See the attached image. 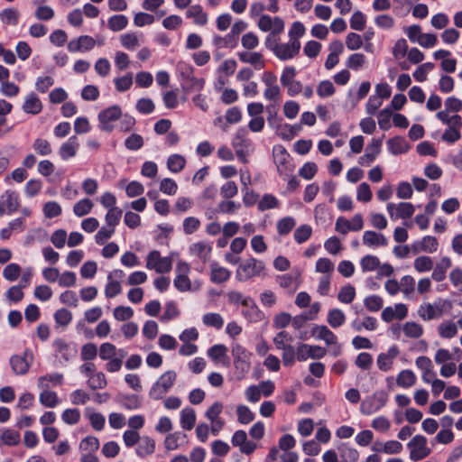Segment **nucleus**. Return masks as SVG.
<instances>
[{
	"instance_id": "36",
	"label": "nucleus",
	"mask_w": 462,
	"mask_h": 462,
	"mask_svg": "<svg viewBox=\"0 0 462 462\" xmlns=\"http://www.w3.org/2000/svg\"><path fill=\"white\" fill-rule=\"evenodd\" d=\"M327 321L331 328H337L345 324L346 315L339 309H332L328 313Z\"/></svg>"
},
{
	"instance_id": "14",
	"label": "nucleus",
	"mask_w": 462,
	"mask_h": 462,
	"mask_svg": "<svg viewBox=\"0 0 462 462\" xmlns=\"http://www.w3.org/2000/svg\"><path fill=\"white\" fill-rule=\"evenodd\" d=\"M19 207V197L15 191L6 190L0 197V217L5 213L12 214Z\"/></svg>"
},
{
	"instance_id": "32",
	"label": "nucleus",
	"mask_w": 462,
	"mask_h": 462,
	"mask_svg": "<svg viewBox=\"0 0 462 462\" xmlns=\"http://www.w3.org/2000/svg\"><path fill=\"white\" fill-rule=\"evenodd\" d=\"M196 423V412L194 409L186 407L180 411L181 428L187 430L193 429Z\"/></svg>"
},
{
	"instance_id": "33",
	"label": "nucleus",
	"mask_w": 462,
	"mask_h": 462,
	"mask_svg": "<svg viewBox=\"0 0 462 462\" xmlns=\"http://www.w3.org/2000/svg\"><path fill=\"white\" fill-rule=\"evenodd\" d=\"M67 233L64 230L60 229V248L66 243L68 246L74 247L83 242V235L79 232H71L66 241Z\"/></svg>"
},
{
	"instance_id": "38",
	"label": "nucleus",
	"mask_w": 462,
	"mask_h": 462,
	"mask_svg": "<svg viewBox=\"0 0 462 462\" xmlns=\"http://www.w3.org/2000/svg\"><path fill=\"white\" fill-rule=\"evenodd\" d=\"M86 416L88 417L90 425L95 430L100 431L104 429L106 418L102 413L96 412L88 408L86 411Z\"/></svg>"
},
{
	"instance_id": "8",
	"label": "nucleus",
	"mask_w": 462,
	"mask_h": 462,
	"mask_svg": "<svg viewBox=\"0 0 462 462\" xmlns=\"http://www.w3.org/2000/svg\"><path fill=\"white\" fill-rule=\"evenodd\" d=\"M296 74L297 70L294 67H285L280 79L282 85L287 88L290 97H294L302 91L301 82L295 79Z\"/></svg>"
},
{
	"instance_id": "41",
	"label": "nucleus",
	"mask_w": 462,
	"mask_h": 462,
	"mask_svg": "<svg viewBox=\"0 0 462 462\" xmlns=\"http://www.w3.org/2000/svg\"><path fill=\"white\" fill-rule=\"evenodd\" d=\"M439 335L443 338H452L457 333V327L453 321H445L438 327Z\"/></svg>"
},
{
	"instance_id": "26",
	"label": "nucleus",
	"mask_w": 462,
	"mask_h": 462,
	"mask_svg": "<svg viewBox=\"0 0 462 462\" xmlns=\"http://www.w3.org/2000/svg\"><path fill=\"white\" fill-rule=\"evenodd\" d=\"M231 273L225 267L219 266L217 263L210 265V280L214 283H222L230 278Z\"/></svg>"
},
{
	"instance_id": "64",
	"label": "nucleus",
	"mask_w": 462,
	"mask_h": 462,
	"mask_svg": "<svg viewBox=\"0 0 462 462\" xmlns=\"http://www.w3.org/2000/svg\"><path fill=\"white\" fill-rule=\"evenodd\" d=\"M336 89L334 85L329 80H322L317 88V94L321 98L328 97L334 95Z\"/></svg>"
},
{
	"instance_id": "29",
	"label": "nucleus",
	"mask_w": 462,
	"mask_h": 462,
	"mask_svg": "<svg viewBox=\"0 0 462 462\" xmlns=\"http://www.w3.org/2000/svg\"><path fill=\"white\" fill-rule=\"evenodd\" d=\"M413 246L416 251L420 250L432 254L438 250L439 243L436 237L426 236L421 239V241L418 242V244Z\"/></svg>"
},
{
	"instance_id": "43",
	"label": "nucleus",
	"mask_w": 462,
	"mask_h": 462,
	"mask_svg": "<svg viewBox=\"0 0 462 462\" xmlns=\"http://www.w3.org/2000/svg\"><path fill=\"white\" fill-rule=\"evenodd\" d=\"M363 273L373 272L380 266V260L377 256L367 254L360 260Z\"/></svg>"
},
{
	"instance_id": "60",
	"label": "nucleus",
	"mask_w": 462,
	"mask_h": 462,
	"mask_svg": "<svg viewBox=\"0 0 462 462\" xmlns=\"http://www.w3.org/2000/svg\"><path fill=\"white\" fill-rule=\"evenodd\" d=\"M365 56L363 53L357 52L351 54L346 60V65L353 70H358L365 63Z\"/></svg>"
},
{
	"instance_id": "51",
	"label": "nucleus",
	"mask_w": 462,
	"mask_h": 462,
	"mask_svg": "<svg viewBox=\"0 0 462 462\" xmlns=\"http://www.w3.org/2000/svg\"><path fill=\"white\" fill-rule=\"evenodd\" d=\"M114 83L118 92L127 91L133 85V74L129 72L122 77L116 78Z\"/></svg>"
},
{
	"instance_id": "17",
	"label": "nucleus",
	"mask_w": 462,
	"mask_h": 462,
	"mask_svg": "<svg viewBox=\"0 0 462 462\" xmlns=\"http://www.w3.org/2000/svg\"><path fill=\"white\" fill-rule=\"evenodd\" d=\"M300 42H291L280 43L274 52L275 57L281 60H289L297 56L300 50Z\"/></svg>"
},
{
	"instance_id": "61",
	"label": "nucleus",
	"mask_w": 462,
	"mask_h": 462,
	"mask_svg": "<svg viewBox=\"0 0 462 462\" xmlns=\"http://www.w3.org/2000/svg\"><path fill=\"white\" fill-rule=\"evenodd\" d=\"M79 448L80 449L92 454L99 448V440L97 437L88 436L81 440Z\"/></svg>"
},
{
	"instance_id": "42",
	"label": "nucleus",
	"mask_w": 462,
	"mask_h": 462,
	"mask_svg": "<svg viewBox=\"0 0 462 462\" xmlns=\"http://www.w3.org/2000/svg\"><path fill=\"white\" fill-rule=\"evenodd\" d=\"M186 164L185 158L180 154H172L167 160V167L170 171L180 172Z\"/></svg>"
},
{
	"instance_id": "34",
	"label": "nucleus",
	"mask_w": 462,
	"mask_h": 462,
	"mask_svg": "<svg viewBox=\"0 0 462 462\" xmlns=\"http://www.w3.org/2000/svg\"><path fill=\"white\" fill-rule=\"evenodd\" d=\"M186 16L194 18V23L198 25H205L208 23V15L199 5H191L186 12Z\"/></svg>"
},
{
	"instance_id": "4",
	"label": "nucleus",
	"mask_w": 462,
	"mask_h": 462,
	"mask_svg": "<svg viewBox=\"0 0 462 462\" xmlns=\"http://www.w3.org/2000/svg\"><path fill=\"white\" fill-rule=\"evenodd\" d=\"M273 161L277 167L280 176L286 180L293 171V166L291 162V155L282 145H276L273 149Z\"/></svg>"
},
{
	"instance_id": "13",
	"label": "nucleus",
	"mask_w": 462,
	"mask_h": 462,
	"mask_svg": "<svg viewBox=\"0 0 462 462\" xmlns=\"http://www.w3.org/2000/svg\"><path fill=\"white\" fill-rule=\"evenodd\" d=\"M97 42L89 35H81L78 38L72 39L68 43V51L69 52H86L91 51Z\"/></svg>"
},
{
	"instance_id": "55",
	"label": "nucleus",
	"mask_w": 462,
	"mask_h": 462,
	"mask_svg": "<svg viewBox=\"0 0 462 462\" xmlns=\"http://www.w3.org/2000/svg\"><path fill=\"white\" fill-rule=\"evenodd\" d=\"M213 43L217 48H223V47L234 48L237 44V38L234 37L230 32L227 33L225 37L216 35L213 38Z\"/></svg>"
},
{
	"instance_id": "46",
	"label": "nucleus",
	"mask_w": 462,
	"mask_h": 462,
	"mask_svg": "<svg viewBox=\"0 0 462 462\" xmlns=\"http://www.w3.org/2000/svg\"><path fill=\"white\" fill-rule=\"evenodd\" d=\"M1 440L7 446H15L20 442V434L13 429H5L1 433Z\"/></svg>"
},
{
	"instance_id": "59",
	"label": "nucleus",
	"mask_w": 462,
	"mask_h": 462,
	"mask_svg": "<svg viewBox=\"0 0 462 462\" xmlns=\"http://www.w3.org/2000/svg\"><path fill=\"white\" fill-rule=\"evenodd\" d=\"M414 206L410 202H401L396 204V216L395 218H409L414 213Z\"/></svg>"
},
{
	"instance_id": "44",
	"label": "nucleus",
	"mask_w": 462,
	"mask_h": 462,
	"mask_svg": "<svg viewBox=\"0 0 462 462\" xmlns=\"http://www.w3.org/2000/svg\"><path fill=\"white\" fill-rule=\"evenodd\" d=\"M128 24V19L123 14L113 15L108 19V27L113 32H119Z\"/></svg>"
},
{
	"instance_id": "28",
	"label": "nucleus",
	"mask_w": 462,
	"mask_h": 462,
	"mask_svg": "<svg viewBox=\"0 0 462 462\" xmlns=\"http://www.w3.org/2000/svg\"><path fill=\"white\" fill-rule=\"evenodd\" d=\"M363 243L367 246H385L388 241L383 234L374 231H365L363 235Z\"/></svg>"
},
{
	"instance_id": "10",
	"label": "nucleus",
	"mask_w": 462,
	"mask_h": 462,
	"mask_svg": "<svg viewBox=\"0 0 462 462\" xmlns=\"http://www.w3.org/2000/svg\"><path fill=\"white\" fill-rule=\"evenodd\" d=\"M33 354L25 349L22 355H14L10 357V365L15 374H25L33 362Z\"/></svg>"
},
{
	"instance_id": "21",
	"label": "nucleus",
	"mask_w": 462,
	"mask_h": 462,
	"mask_svg": "<svg viewBox=\"0 0 462 462\" xmlns=\"http://www.w3.org/2000/svg\"><path fill=\"white\" fill-rule=\"evenodd\" d=\"M211 251V245L208 242L204 241L193 243L189 246L190 254L196 257H199L203 263H206L209 260Z\"/></svg>"
},
{
	"instance_id": "52",
	"label": "nucleus",
	"mask_w": 462,
	"mask_h": 462,
	"mask_svg": "<svg viewBox=\"0 0 462 462\" xmlns=\"http://www.w3.org/2000/svg\"><path fill=\"white\" fill-rule=\"evenodd\" d=\"M356 297V290L355 287L347 284L343 286L337 295V299L340 302L345 304L351 303Z\"/></svg>"
},
{
	"instance_id": "1",
	"label": "nucleus",
	"mask_w": 462,
	"mask_h": 462,
	"mask_svg": "<svg viewBox=\"0 0 462 462\" xmlns=\"http://www.w3.org/2000/svg\"><path fill=\"white\" fill-rule=\"evenodd\" d=\"M437 118L448 128L443 133L441 139L448 143H454L461 138L460 128L462 126V118L459 115H453L452 117H447L446 114L437 113Z\"/></svg>"
},
{
	"instance_id": "27",
	"label": "nucleus",
	"mask_w": 462,
	"mask_h": 462,
	"mask_svg": "<svg viewBox=\"0 0 462 462\" xmlns=\"http://www.w3.org/2000/svg\"><path fill=\"white\" fill-rule=\"evenodd\" d=\"M242 314L249 322L256 323L263 319V313L258 309L252 299L247 306H244Z\"/></svg>"
},
{
	"instance_id": "56",
	"label": "nucleus",
	"mask_w": 462,
	"mask_h": 462,
	"mask_svg": "<svg viewBox=\"0 0 462 462\" xmlns=\"http://www.w3.org/2000/svg\"><path fill=\"white\" fill-rule=\"evenodd\" d=\"M88 383L91 389L97 390L105 388L107 384V382L105 374L102 372H97L89 376Z\"/></svg>"
},
{
	"instance_id": "39",
	"label": "nucleus",
	"mask_w": 462,
	"mask_h": 462,
	"mask_svg": "<svg viewBox=\"0 0 462 462\" xmlns=\"http://www.w3.org/2000/svg\"><path fill=\"white\" fill-rule=\"evenodd\" d=\"M445 108L438 113L446 114L447 117H452L450 113H457L462 109V101L455 97H449L445 100Z\"/></svg>"
},
{
	"instance_id": "18",
	"label": "nucleus",
	"mask_w": 462,
	"mask_h": 462,
	"mask_svg": "<svg viewBox=\"0 0 462 462\" xmlns=\"http://www.w3.org/2000/svg\"><path fill=\"white\" fill-rule=\"evenodd\" d=\"M79 149V142L77 136H70L60 146V156L62 160H69L75 157Z\"/></svg>"
},
{
	"instance_id": "45",
	"label": "nucleus",
	"mask_w": 462,
	"mask_h": 462,
	"mask_svg": "<svg viewBox=\"0 0 462 462\" xmlns=\"http://www.w3.org/2000/svg\"><path fill=\"white\" fill-rule=\"evenodd\" d=\"M93 206L89 199H82L74 205L73 212L77 217H83L92 210Z\"/></svg>"
},
{
	"instance_id": "48",
	"label": "nucleus",
	"mask_w": 462,
	"mask_h": 462,
	"mask_svg": "<svg viewBox=\"0 0 462 462\" xmlns=\"http://www.w3.org/2000/svg\"><path fill=\"white\" fill-rule=\"evenodd\" d=\"M19 12L14 8H7L0 13V20L7 25H16L18 23Z\"/></svg>"
},
{
	"instance_id": "2",
	"label": "nucleus",
	"mask_w": 462,
	"mask_h": 462,
	"mask_svg": "<svg viewBox=\"0 0 462 462\" xmlns=\"http://www.w3.org/2000/svg\"><path fill=\"white\" fill-rule=\"evenodd\" d=\"M389 395L384 391H376L372 395L364 399L360 405V411L364 415H371L383 409L387 402Z\"/></svg>"
},
{
	"instance_id": "47",
	"label": "nucleus",
	"mask_w": 462,
	"mask_h": 462,
	"mask_svg": "<svg viewBox=\"0 0 462 462\" xmlns=\"http://www.w3.org/2000/svg\"><path fill=\"white\" fill-rule=\"evenodd\" d=\"M414 269L418 273H426L433 268V260L430 256L422 255L414 260Z\"/></svg>"
},
{
	"instance_id": "40",
	"label": "nucleus",
	"mask_w": 462,
	"mask_h": 462,
	"mask_svg": "<svg viewBox=\"0 0 462 462\" xmlns=\"http://www.w3.org/2000/svg\"><path fill=\"white\" fill-rule=\"evenodd\" d=\"M227 347L222 344H217L208 349V356L215 363L222 362L226 356Z\"/></svg>"
},
{
	"instance_id": "62",
	"label": "nucleus",
	"mask_w": 462,
	"mask_h": 462,
	"mask_svg": "<svg viewBox=\"0 0 462 462\" xmlns=\"http://www.w3.org/2000/svg\"><path fill=\"white\" fill-rule=\"evenodd\" d=\"M296 222L293 217H286L280 219L277 223V231L281 236L289 234L295 226Z\"/></svg>"
},
{
	"instance_id": "35",
	"label": "nucleus",
	"mask_w": 462,
	"mask_h": 462,
	"mask_svg": "<svg viewBox=\"0 0 462 462\" xmlns=\"http://www.w3.org/2000/svg\"><path fill=\"white\" fill-rule=\"evenodd\" d=\"M247 135L248 131L245 127L237 129L232 142L234 148H250L252 142L247 138Z\"/></svg>"
},
{
	"instance_id": "53",
	"label": "nucleus",
	"mask_w": 462,
	"mask_h": 462,
	"mask_svg": "<svg viewBox=\"0 0 462 462\" xmlns=\"http://www.w3.org/2000/svg\"><path fill=\"white\" fill-rule=\"evenodd\" d=\"M203 323L208 327H213L219 329L224 325V319L218 313L209 312L203 316Z\"/></svg>"
},
{
	"instance_id": "30",
	"label": "nucleus",
	"mask_w": 462,
	"mask_h": 462,
	"mask_svg": "<svg viewBox=\"0 0 462 462\" xmlns=\"http://www.w3.org/2000/svg\"><path fill=\"white\" fill-rule=\"evenodd\" d=\"M388 150L392 154L397 155L408 151L409 145L403 137H394L387 142Z\"/></svg>"
},
{
	"instance_id": "50",
	"label": "nucleus",
	"mask_w": 462,
	"mask_h": 462,
	"mask_svg": "<svg viewBox=\"0 0 462 462\" xmlns=\"http://www.w3.org/2000/svg\"><path fill=\"white\" fill-rule=\"evenodd\" d=\"M177 374L174 371L169 370L162 374L160 378L156 381L157 383L164 390L169 391L174 382L176 381Z\"/></svg>"
},
{
	"instance_id": "31",
	"label": "nucleus",
	"mask_w": 462,
	"mask_h": 462,
	"mask_svg": "<svg viewBox=\"0 0 462 462\" xmlns=\"http://www.w3.org/2000/svg\"><path fill=\"white\" fill-rule=\"evenodd\" d=\"M186 434L180 431L169 434L164 440L165 448L174 450L178 448L179 446L186 443Z\"/></svg>"
},
{
	"instance_id": "24",
	"label": "nucleus",
	"mask_w": 462,
	"mask_h": 462,
	"mask_svg": "<svg viewBox=\"0 0 462 462\" xmlns=\"http://www.w3.org/2000/svg\"><path fill=\"white\" fill-rule=\"evenodd\" d=\"M138 446L136 448V454L140 457H145L147 456L152 455L155 450V442L154 440L148 437L143 436L141 437Z\"/></svg>"
},
{
	"instance_id": "7",
	"label": "nucleus",
	"mask_w": 462,
	"mask_h": 462,
	"mask_svg": "<svg viewBox=\"0 0 462 462\" xmlns=\"http://www.w3.org/2000/svg\"><path fill=\"white\" fill-rule=\"evenodd\" d=\"M122 116V110L118 106H111L98 114L99 128L104 132H111L114 129V123Z\"/></svg>"
},
{
	"instance_id": "6",
	"label": "nucleus",
	"mask_w": 462,
	"mask_h": 462,
	"mask_svg": "<svg viewBox=\"0 0 462 462\" xmlns=\"http://www.w3.org/2000/svg\"><path fill=\"white\" fill-rule=\"evenodd\" d=\"M146 268L157 273H167L172 268V260L170 257H162L159 251L152 250L146 257Z\"/></svg>"
},
{
	"instance_id": "58",
	"label": "nucleus",
	"mask_w": 462,
	"mask_h": 462,
	"mask_svg": "<svg viewBox=\"0 0 462 462\" xmlns=\"http://www.w3.org/2000/svg\"><path fill=\"white\" fill-rule=\"evenodd\" d=\"M237 420L242 424H248L254 420V412L245 405H238L236 408Z\"/></svg>"
},
{
	"instance_id": "63",
	"label": "nucleus",
	"mask_w": 462,
	"mask_h": 462,
	"mask_svg": "<svg viewBox=\"0 0 462 462\" xmlns=\"http://www.w3.org/2000/svg\"><path fill=\"white\" fill-rule=\"evenodd\" d=\"M364 304L368 310L376 312L382 309L383 300L378 295H371L365 299Z\"/></svg>"
},
{
	"instance_id": "23",
	"label": "nucleus",
	"mask_w": 462,
	"mask_h": 462,
	"mask_svg": "<svg viewBox=\"0 0 462 462\" xmlns=\"http://www.w3.org/2000/svg\"><path fill=\"white\" fill-rule=\"evenodd\" d=\"M452 265L451 259L448 256L442 257L435 265L431 278L435 282H442L446 278V273Z\"/></svg>"
},
{
	"instance_id": "19",
	"label": "nucleus",
	"mask_w": 462,
	"mask_h": 462,
	"mask_svg": "<svg viewBox=\"0 0 462 462\" xmlns=\"http://www.w3.org/2000/svg\"><path fill=\"white\" fill-rule=\"evenodd\" d=\"M238 58L242 62L254 66L256 70H260L265 66V60L260 52L241 51L238 53Z\"/></svg>"
},
{
	"instance_id": "15",
	"label": "nucleus",
	"mask_w": 462,
	"mask_h": 462,
	"mask_svg": "<svg viewBox=\"0 0 462 462\" xmlns=\"http://www.w3.org/2000/svg\"><path fill=\"white\" fill-rule=\"evenodd\" d=\"M442 306L440 302L422 303L418 309V315L424 321L439 319L443 313Z\"/></svg>"
},
{
	"instance_id": "22",
	"label": "nucleus",
	"mask_w": 462,
	"mask_h": 462,
	"mask_svg": "<svg viewBox=\"0 0 462 462\" xmlns=\"http://www.w3.org/2000/svg\"><path fill=\"white\" fill-rule=\"evenodd\" d=\"M143 33L142 32H127L120 35V43L121 45L128 50L134 51L141 45V42L143 41Z\"/></svg>"
},
{
	"instance_id": "54",
	"label": "nucleus",
	"mask_w": 462,
	"mask_h": 462,
	"mask_svg": "<svg viewBox=\"0 0 462 462\" xmlns=\"http://www.w3.org/2000/svg\"><path fill=\"white\" fill-rule=\"evenodd\" d=\"M402 330L405 336L411 338H418L423 334L422 326L416 322H406Z\"/></svg>"
},
{
	"instance_id": "3",
	"label": "nucleus",
	"mask_w": 462,
	"mask_h": 462,
	"mask_svg": "<svg viewBox=\"0 0 462 462\" xmlns=\"http://www.w3.org/2000/svg\"><path fill=\"white\" fill-rule=\"evenodd\" d=\"M263 270V262L251 257L245 260L238 266L236 274L238 281H247L253 277L260 276Z\"/></svg>"
},
{
	"instance_id": "11",
	"label": "nucleus",
	"mask_w": 462,
	"mask_h": 462,
	"mask_svg": "<svg viewBox=\"0 0 462 462\" xmlns=\"http://www.w3.org/2000/svg\"><path fill=\"white\" fill-rule=\"evenodd\" d=\"M125 277L122 270H114L107 275V283L105 287V295L106 298H114L122 291L121 280Z\"/></svg>"
},
{
	"instance_id": "37",
	"label": "nucleus",
	"mask_w": 462,
	"mask_h": 462,
	"mask_svg": "<svg viewBox=\"0 0 462 462\" xmlns=\"http://www.w3.org/2000/svg\"><path fill=\"white\" fill-rule=\"evenodd\" d=\"M416 383L415 374L409 369L402 370L396 377V383L402 388H410Z\"/></svg>"
},
{
	"instance_id": "12",
	"label": "nucleus",
	"mask_w": 462,
	"mask_h": 462,
	"mask_svg": "<svg viewBox=\"0 0 462 462\" xmlns=\"http://www.w3.org/2000/svg\"><path fill=\"white\" fill-rule=\"evenodd\" d=\"M326 353L324 347L308 344H300L296 349L299 361H306L308 358L320 359L325 356Z\"/></svg>"
},
{
	"instance_id": "16",
	"label": "nucleus",
	"mask_w": 462,
	"mask_h": 462,
	"mask_svg": "<svg viewBox=\"0 0 462 462\" xmlns=\"http://www.w3.org/2000/svg\"><path fill=\"white\" fill-rule=\"evenodd\" d=\"M277 281L282 288L288 290L291 293H293L300 284V271L299 269H294L291 273L278 276Z\"/></svg>"
},
{
	"instance_id": "25",
	"label": "nucleus",
	"mask_w": 462,
	"mask_h": 462,
	"mask_svg": "<svg viewBox=\"0 0 462 462\" xmlns=\"http://www.w3.org/2000/svg\"><path fill=\"white\" fill-rule=\"evenodd\" d=\"M42 105L39 97L34 93H30L25 97L23 109L27 114L37 115L42 111Z\"/></svg>"
},
{
	"instance_id": "9",
	"label": "nucleus",
	"mask_w": 462,
	"mask_h": 462,
	"mask_svg": "<svg viewBox=\"0 0 462 462\" xmlns=\"http://www.w3.org/2000/svg\"><path fill=\"white\" fill-rule=\"evenodd\" d=\"M56 379V376H41L38 379L39 387L42 389V392L40 394V401L42 404L50 407L55 405L57 401L56 393L55 392L50 391L49 388L51 387V384L55 386Z\"/></svg>"
},
{
	"instance_id": "20",
	"label": "nucleus",
	"mask_w": 462,
	"mask_h": 462,
	"mask_svg": "<svg viewBox=\"0 0 462 462\" xmlns=\"http://www.w3.org/2000/svg\"><path fill=\"white\" fill-rule=\"evenodd\" d=\"M311 333L316 338L325 341L327 345H337V336L325 325H315Z\"/></svg>"
},
{
	"instance_id": "57",
	"label": "nucleus",
	"mask_w": 462,
	"mask_h": 462,
	"mask_svg": "<svg viewBox=\"0 0 462 462\" xmlns=\"http://www.w3.org/2000/svg\"><path fill=\"white\" fill-rule=\"evenodd\" d=\"M340 457L344 462H356L359 457L358 451L346 445H342L339 448Z\"/></svg>"
},
{
	"instance_id": "5",
	"label": "nucleus",
	"mask_w": 462,
	"mask_h": 462,
	"mask_svg": "<svg viewBox=\"0 0 462 462\" xmlns=\"http://www.w3.org/2000/svg\"><path fill=\"white\" fill-rule=\"evenodd\" d=\"M407 448L410 450V459L412 461L422 460L431 453L426 437L420 434L415 435L407 443Z\"/></svg>"
},
{
	"instance_id": "49",
	"label": "nucleus",
	"mask_w": 462,
	"mask_h": 462,
	"mask_svg": "<svg viewBox=\"0 0 462 462\" xmlns=\"http://www.w3.org/2000/svg\"><path fill=\"white\" fill-rule=\"evenodd\" d=\"M400 291H402L406 298H411L415 288V280L411 275H405L399 282Z\"/></svg>"
}]
</instances>
